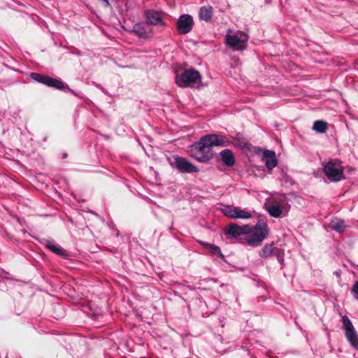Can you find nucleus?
Listing matches in <instances>:
<instances>
[{
    "label": "nucleus",
    "mask_w": 358,
    "mask_h": 358,
    "mask_svg": "<svg viewBox=\"0 0 358 358\" xmlns=\"http://www.w3.org/2000/svg\"><path fill=\"white\" fill-rule=\"evenodd\" d=\"M232 138L236 141V142H233L232 145L241 148H246L247 143L242 135L237 134L234 137Z\"/></svg>",
    "instance_id": "23"
},
{
    "label": "nucleus",
    "mask_w": 358,
    "mask_h": 358,
    "mask_svg": "<svg viewBox=\"0 0 358 358\" xmlns=\"http://www.w3.org/2000/svg\"><path fill=\"white\" fill-rule=\"evenodd\" d=\"M209 250L211 255H216L220 257L222 260H225L224 255L222 253L220 248L217 245L213 244Z\"/></svg>",
    "instance_id": "24"
},
{
    "label": "nucleus",
    "mask_w": 358,
    "mask_h": 358,
    "mask_svg": "<svg viewBox=\"0 0 358 358\" xmlns=\"http://www.w3.org/2000/svg\"><path fill=\"white\" fill-rule=\"evenodd\" d=\"M357 299L358 300V296L357 297Z\"/></svg>",
    "instance_id": "30"
},
{
    "label": "nucleus",
    "mask_w": 358,
    "mask_h": 358,
    "mask_svg": "<svg viewBox=\"0 0 358 358\" xmlns=\"http://www.w3.org/2000/svg\"><path fill=\"white\" fill-rule=\"evenodd\" d=\"M132 31L139 38H149L153 35L152 29L146 22H138L134 25Z\"/></svg>",
    "instance_id": "13"
},
{
    "label": "nucleus",
    "mask_w": 358,
    "mask_h": 358,
    "mask_svg": "<svg viewBox=\"0 0 358 358\" xmlns=\"http://www.w3.org/2000/svg\"><path fill=\"white\" fill-rule=\"evenodd\" d=\"M101 1H103L105 7H108L110 6V3H109L108 0H101Z\"/></svg>",
    "instance_id": "29"
},
{
    "label": "nucleus",
    "mask_w": 358,
    "mask_h": 358,
    "mask_svg": "<svg viewBox=\"0 0 358 358\" xmlns=\"http://www.w3.org/2000/svg\"><path fill=\"white\" fill-rule=\"evenodd\" d=\"M211 145L213 146L227 147L233 144V142L229 141L227 136L212 134L207 135Z\"/></svg>",
    "instance_id": "15"
},
{
    "label": "nucleus",
    "mask_w": 358,
    "mask_h": 358,
    "mask_svg": "<svg viewBox=\"0 0 358 358\" xmlns=\"http://www.w3.org/2000/svg\"><path fill=\"white\" fill-rule=\"evenodd\" d=\"M313 129L317 133H324L327 129V123L322 120H316L313 124Z\"/></svg>",
    "instance_id": "22"
},
{
    "label": "nucleus",
    "mask_w": 358,
    "mask_h": 358,
    "mask_svg": "<svg viewBox=\"0 0 358 358\" xmlns=\"http://www.w3.org/2000/svg\"><path fill=\"white\" fill-rule=\"evenodd\" d=\"M251 231V227L248 224L238 226L231 223L229 224L226 235L229 238H237L241 235L249 234Z\"/></svg>",
    "instance_id": "12"
},
{
    "label": "nucleus",
    "mask_w": 358,
    "mask_h": 358,
    "mask_svg": "<svg viewBox=\"0 0 358 358\" xmlns=\"http://www.w3.org/2000/svg\"><path fill=\"white\" fill-rule=\"evenodd\" d=\"M268 232L266 222L259 220L254 227H251L250 237L247 239L248 243L253 247L258 246L266 237Z\"/></svg>",
    "instance_id": "4"
},
{
    "label": "nucleus",
    "mask_w": 358,
    "mask_h": 358,
    "mask_svg": "<svg viewBox=\"0 0 358 358\" xmlns=\"http://www.w3.org/2000/svg\"><path fill=\"white\" fill-rule=\"evenodd\" d=\"M30 76L37 83H43L48 87L57 90L64 89V83L61 80L38 73H31Z\"/></svg>",
    "instance_id": "9"
},
{
    "label": "nucleus",
    "mask_w": 358,
    "mask_h": 358,
    "mask_svg": "<svg viewBox=\"0 0 358 358\" xmlns=\"http://www.w3.org/2000/svg\"><path fill=\"white\" fill-rule=\"evenodd\" d=\"M330 228L338 233H343L346 229L345 221L340 219H335L330 223Z\"/></svg>",
    "instance_id": "20"
},
{
    "label": "nucleus",
    "mask_w": 358,
    "mask_h": 358,
    "mask_svg": "<svg viewBox=\"0 0 358 358\" xmlns=\"http://www.w3.org/2000/svg\"><path fill=\"white\" fill-rule=\"evenodd\" d=\"M145 17L147 21L145 22L150 26V24L164 27L165 22L162 17V11H157L154 10H148L145 12Z\"/></svg>",
    "instance_id": "14"
},
{
    "label": "nucleus",
    "mask_w": 358,
    "mask_h": 358,
    "mask_svg": "<svg viewBox=\"0 0 358 358\" xmlns=\"http://www.w3.org/2000/svg\"><path fill=\"white\" fill-rule=\"evenodd\" d=\"M213 145L207 135L201 138L191 148V157L199 162L206 163L213 157Z\"/></svg>",
    "instance_id": "1"
},
{
    "label": "nucleus",
    "mask_w": 358,
    "mask_h": 358,
    "mask_svg": "<svg viewBox=\"0 0 358 358\" xmlns=\"http://www.w3.org/2000/svg\"><path fill=\"white\" fill-rule=\"evenodd\" d=\"M262 161L268 170H272L278 165L275 152L273 150H266L263 152Z\"/></svg>",
    "instance_id": "16"
},
{
    "label": "nucleus",
    "mask_w": 358,
    "mask_h": 358,
    "mask_svg": "<svg viewBox=\"0 0 358 358\" xmlns=\"http://www.w3.org/2000/svg\"><path fill=\"white\" fill-rule=\"evenodd\" d=\"M274 203H271L267 206V212L268 214L275 218L285 216L287 213V203L285 199H280L278 200L276 198L273 199Z\"/></svg>",
    "instance_id": "8"
},
{
    "label": "nucleus",
    "mask_w": 358,
    "mask_h": 358,
    "mask_svg": "<svg viewBox=\"0 0 358 358\" xmlns=\"http://www.w3.org/2000/svg\"><path fill=\"white\" fill-rule=\"evenodd\" d=\"M193 24V17L190 15H181L177 20V30L180 34H187L192 31Z\"/></svg>",
    "instance_id": "11"
},
{
    "label": "nucleus",
    "mask_w": 358,
    "mask_h": 358,
    "mask_svg": "<svg viewBox=\"0 0 358 358\" xmlns=\"http://www.w3.org/2000/svg\"><path fill=\"white\" fill-rule=\"evenodd\" d=\"M213 8L211 6H202L199 9V16L201 20L209 22L213 17Z\"/></svg>",
    "instance_id": "18"
},
{
    "label": "nucleus",
    "mask_w": 358,
    "mask_h": 358,
    "mask_svg": "<svg viewBox=\"0 0 358 358\" xmlns=\"http://www.w3.org/2000/svg\"><path fill=\"white\" fill-rule=\"evenodd\" d=\"M198 243L201 245L203 247H204L206 249H208L210 250L212 245L211 243H208L207 242H205V241H198Z\"/></svg>",
    "instance_id": "26"
},
{
    "label": "nucleus",
    "mask_w": 358,
    "mask_h": 358,
    "mask_svg": "<svg viewBox=\"0 0 358 358\" xmlns=\"http://www.w3.org/2000/svg\"><path fill=\"white\" fill-rule=\"evenodd\" d=\"M352 292L356 294H358V280L354 284Z\"/></svg>",
    "instance_id": "28"
},
{
    "label": "nucleus",
    "mask_w": 358,
    "mask_h": 358,
    "mask_svg": "<svg viewBox=\"0 0 358 358\" xmlns=\"http://www.w3.org/2000/svg\"><path fill=\"white\" fill-rule=\"evenodd\" d=\"M222 211L224 215L232 219H250L252 217L250 213L234 206H224Z\"/></svg>",
    "instance_id": "10"
},
{
    "label": "nucleus",
    "mask_w": 358,
    "mask_h": 358,
    "mask_svg": "<svg viewBox=\"0 0 358 358\" xmlns=\"http://www.w3.org/2000/svg\"><path fill=\"white\" fill-rule=\"evenodd\" d=\"M61 90H63L64 92H71V94L77 96V94L75 92V91L72 89H71L68 85H66L64 84V89H60Z\"/></svg>",
    "instance_id": "27"
},
{
    "label": "nucleus",
    "mask_w": 358,
    "mask_h": 358,
    "mask_svg": "<svg viewBox=\"0 0 358 358\" xmlns=\"http://www.w3.org/2000/svg\"><path fill=\"white\" fill-rule=\"evenodd\" d=\"M175 80L179 87H189L201 83V76L193 68L178 69L176 71Z\"/></svg>",
    "instance_id": "2"
},
{
    "label": "nucleus",
    "mask_w": 358,
    "mask_h": 358,
    "mask_svg": "<svg viewBox=\"0 0 358 358\" xmlns=\"http://www.w3.org/2000/svg\"><path fill=\"white\" fill-rule=\"evenodd\" d=\"M276 248L273 244H266L260 250L259 255L262 257L266 258L275 253Z\"/></svg>",
    "instance_id": "21"
},
{
    "label": "nucleus",
    "mask_w": 358,
    "mask_h": 358,
    "mask_svg": "<svg viewBox=\"0 0 358 358\" xmlns=\"http://www.w3.org/2000/svg\"><path fill=\"white\" fill-rule=\"evenodd\" d=\"M273 255H276L278 262L280 264H282V262H283V254L280 252V250L278 248L275 249V253H273Z\"/></svg>",
    "instance_id": "25"
},
{
    "label": "nucleus",
    "mask_w": 358,
    "mask_h": 358,
    "mask_svg": "<svg viewBox=\"0 0 358 358\" xmlns=\"http://www.w3.org/2000/svg\"><path fill=\"white\" fill-rule=\"evenodd\" d=\"M324 172L331 182H338L345 178L343 166L338 160L328 162L324 166Z\"/></svg>",
    "instance_id": "5"
},
{
    "label": "nucleus",
    "mask_w": 358,
    "mask_h": 358,
    "mask_svg": "<svg viewBox=\"0 0 358 358\" xmlns=\"http://www.w3.org/2000/svg\"><path fill=\"white\" fill-rule=\"evenodd\" d=\"M220 157L222 162L228 166H232L235 164L234 155L231 150L226 149L222 150L220 153Z\"/></svg>",
    "instance_id": "17"
},
{
    "label": "nucleus",
    "mask_w": 358,
    "mask_h": 358,
    "mask_svg": "<svg viewBox=\"0 0 358 358\" xmlns=\"http://www.w3.org/2000/svg\"><path fill=\"white\" fill-rule=\"evenodd\" d=\"M169 162L171 166L182 173H197L199 171L196 166L186 158L178 155L173 156L172 159H169Z\"/></svg>",
    "instance_id": "6"
},
{
    "label": "nucleus",
    "mask_w": 358,
    "mask_h": 358,
    "mask_svg": "<svg viewBox=\"0 0 358 358\" xmlns=\"http://www.w3.org/2000/svg\"><path fill=\"white\" fill-rule=\"evenodd\" d=\"M45 247L59 256L66 257L67 255L65 250L59 245L54 244L52 241H47Z\"/></svg>",
    "instance_id": "19"
},
{
    "label": "nucleus",
    "mask_w": 358,
    "mask_h": 358,
    "mask_svg": "<svg viewBox=\"0 0 358 358\" xmlns=\"http://www.w3.org/2000/svg\"><path fill=\"white\" fill-rule=\"evenodd\" d=\"M248 36L243 31H238L232 34L229 30L225 36V43L227 47L234 50H242L246 48Z\"/></svg>",
    "instance_id": "3"
},
{
    "label": "nucleus",
    "mask_w": 358,
    "mask_h": 358,
    "mask_svg": "<svg viewBox=\"0 0 358 358\" xmlns=\"http://www.w3.org/2000/svg\"><path fill=\"white\" fill-rule=\"evenodd\" d=\"M343 329L350 345L358 350V335L352 322L347 315L342 317Z\"/></svg>",
    "instance_id": "7"
}]
</instances>
